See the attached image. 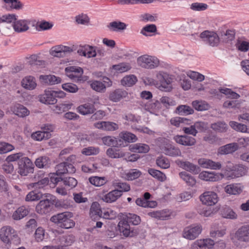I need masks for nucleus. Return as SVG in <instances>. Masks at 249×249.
<instances>
[{
    "label": "nucleus",
    "mask_w": 249,
    "mask_h": 249,
    "mask_svg": "<svg viewBox=\"0 0 249 249\" xmlns=\"http://www.w3.org/2000/svg\"><path fill=\"white\" fill-rule=\"evenodd\" d=\"M42 200H40L39 202L36 206V212L40 214H45L50 212L53 208V205H54L56 207H58L59 205V202L55 198V196L50 194H45Z\"/></svg>",
    "instance_id": "f257e3e1"
},
{
    "label": "nucleus",
    "mask_w": 249,
    "mask_h": 249,
    "mask_svg": "<svg viewBox=\"0 0 249 249\" xmlns=\"http://www.w3.org/2000/svg\"><path fill=\"white\" fill-rule=\"evenodd\" d=\"M72 216V213L65 212L53 216L50 220L53 222L59 224V226L62 228L70 229L75 225V222L71 219Z\"/></svg>",
    "instance_id": "f03ea898"
},
{
    "label": "nucleus",
    "mask_w": 249,
    "mask_h": 249,
    "mask_svg": "<svg viewBox=\"0 0 249 249\" xmlns=\"http://www.w3.org/2000/svg\"><path fill=\"white\" fill-rule=\"evenodd\" d=\"M18 173L22 176H26L28 174L34 172V165L28 157H22L18 161Z\"/></svg>",
    "instance_id": "7ed1b4c3"
},
{
    "label": "nucleus",
    "mask_w": 249,
    "mask_h": 249,
    "mask_svg": "<svg viewBox=\"0 0 249 249\" xmlns=\"http://www.w3.org/2000/svg\"><path fill=\"white\" fill-rule=\"evenodd\" d=\"M137 62L139 66L146 69H153L159 64V61L156 58L148 55L139 57Z\"/></svg>",
    "instance_id": "20e7f679"
},
{
    "label": "nucleus",
    "mask_w": 249,
    "mask_h": 249,
    "mask_svg": "<svg viewBox=\"0 0 249 249\" xmlns=\"http://www.w3.org/2000/svg\"><path fill=\"white\" fill-rule=\"evenodd\" d=\"M0 238L1 240L5 244H9L13 240L18 238V235L15 231L11 227H3L0 231Z\"/></svg>",
    "instance_id": "39448f33"
},
{
    "label": "nucleus",
    "mask_w": 249,
    "mask_h": 249,
    "mask_svg": "<svg viewBox=\"0 0 249 249\" xmlns=\"http://www.w3.org/2000/svg\"><path fill=\"white\" fill-rule=\"evenodd\" d=\"M202 203L207 206H213L218 201V197L217 194L213 191L205 192L199 196Z\"/></svg>",
    "instance_id": "423d86ee"
},
{
    "label": "nucleus",
    "mask_w": 249,
    "mask_h": 249,
    "mask_svg": "<svg viewBox=\"0 0 249 249\" xmlns=\"http://www.w3.org/2000/svg\"><path fill=\"white\" fill-rule=\"evenodd\" d=\"M157 79L160 82V89L164 91H170L172 89L171 79L165 73L160 72L157 74Z\"/></svg>",
    "instance_id": "0eeeda50"
},
{
    "label": "nucleus",
    "mask_w": 249,
    "mask_h": 249,
    "mask_svg": "<svg viewBox=\"0 0 249 249\" xmlns=\"http://www.w3.org/2000/svg\"><path fill=\"white\" fill-rule=\"evenodd\" d=\"M119 230L125 237H133L138 234L137 230L131 228L129 223L125 219H121L118 224Z\"/></svg>",
    "instance_id": "6e6552de"
},
{
    "label": "nucleus",
    "mask_w": 249,
    "mask_h": 249,
    "mask_svg": "<svg viewBox=\"0 0 249 249\" xmlns=\"http://www.w3.org/2000/svg\"><path fill=\"white\" fill-rule=\"evenodd\" d=\"M56 174L57 176H61L66 173H74L75 168L71 163H68L67 162H63L56 166Z\"/></svg>",
    "instance_id": "1a4fd4ad"
},
{
    "label": "nucleus",
    "mask_w": 249,
    "mask_h": 249,
    "mask_svg": "<svg viewBox=\"0 0 249 249\" xmlns=\"http://www.w3.org/2000/svg\"><path fill=\"white\" fill-rule=\"evenodd\" d=\"M56 94L55 91L45 90V93L39 97V101L45 104L54 105L57 102Z\"/></svg>",
    "instance_id": "9d476101"
},
{
    "label": "nucleus",
    "mask_w": 249,
    "mask_h": 249,
    "mask_svg": "<svg viewBox=\"0 0 249 249\" xmlns=\"http://www.w3.org/2000/svg\"><path fill=\"white\" fill-rule=\"evenodd\" d=\"M200 37L205 39V41H207L210 45L214 46L218 45L219 39L217 35L212 32L205 31L200 34Z\"/></svg>",
    "instance_id": "9b49d317"
},
{
    "label": "nucleus",
    "mask_w": 249,
    "mask_h": 249,
    "mask_svg": "<svg viewBox=\"0 0 249 249\" xmlns=\"http://www.w3.org/2000/svg\"><path fill=\"white\" fill-rule=\"evenodd\" d=\"M174 140L178 143L186 146H191L196 143V139L188 135H176L173 138Z\"/></svg>",
    "instance_id": "f8f14e48"
},
{
    "label": "nucleus",
    "mask_w": 249,
    "mask_h": 249,
    "mask_svg": "<svg viewBox=\"0 0 249 249\" xmlns=\"http://www.w3.org/2000/svg\"><path fill=\"white\" fill-rule=\"evenodd\" d=\"M234 238L241 242H249V225L240 227L235 233Z\"/></svg>",
    "instance_id": "ddd939ff"
},
{
    "label": "nucleus",
    "mask_w": 249,
    "mask_h": 249,
    "mask_svg": "<svg viewBox=\"0 0 249 249\" xmlns=\"http://www.w3.org/2000/svg\"><path fill=\"white\" fill-rule=\"evenodd\" d=\"M201 230L202 229L199 225L186 228L184 230L183 236L187 239L193 240L198 236Z\"/></svg>",
    "instance_id": "4468645a"
},
{
    "label": "nucleus",
    "mask_w": 249,
    "mask_h": 249,
    "mask_svg": "<svg viewBox=\"0 0 249 249\" xmlns=\"http://www.w3.org/2000/svg\"><path fill=\"white\" fill-rule=\"evenodd\" d=\"M214 242L210 239L196 241L192 246V249H210L214 245Z\"/></svg>",
    "instance_id": "2eb2a0df"
},
{
    "label": "nucleus",
    "mask_w": 249,
    "mask_h": 249,
    "mask_svg": "<svg viewBox=\"0 0 249 249\" xmlns=\"http://www.w3.org/2000/svg\"><path fill=\"white\" fill-rule=\"evenodd\" d=\"M238 143L232 142L220 147L218 149V153L221 155H227L232 153L238 150Z\"/></svg>",
    "instance_id": "dca6fc26"
},
{
    "label": "nucleus",
    "mask_w": 249,
    "mask_h": 249,
    "mask_svg": "<svg viewBox=\"0 0 249 249\" xmlns=\"http://www.w3.org/2000/svg\"><path fill=\"white\" fill-rule=\"evenodd\" d=\"M95 127L106 131H114L118 129V125L114 123L109 122H99L95 123Z\"/></svg>",
    "instance_id": "f3484780"
},
{
    "label": "nucleus",
    "mask_w": 249,
    "mask_h": 249,
    "mask_svg": "<svg viewBox=\"0 0 249 249\" xmlns=\"http://www.w3.org/2000/svg\"><path fill=\"white\" fill-rule=\"evenodd\" d=\"M178 164L180 167L193 174H197L200 172V169L198 166L194 165L189 161L179 160L178 161Z\"/></svg>",
    "instance_id": "a211bd4d"
},
{
    "label": "nucleus",
    "mask_w": 249,
    "mask_h": 249,
    "mask_svg": "<svg viewBox=\"0 0 249 249\" xmlns=\"http://www.w3.org/2000/svg\"><path fill=\"white\" fill-rule=\"evenodd\" d=\"M39 80L42 83L48 85H55L61 83V79L60 77L54 75H42L39 76Z\"/></svg>",
    "instance_id": "6ab92c4d"
},
{
    "label": "nucleus",
    "mask_w": 249,
    "mask_h": 249,
    "mask_svg": "<svg viewBox=\"0 0 249 249\" xmlns=\"http://www.w3.org/2000/svg\"><path fill=\"white\" fill-rule=\"evenodd\" d=\"M122 195L121 191L115 189L102 197V200L106 202H112L116 201Z\"/></svg>",
    "instance_id": "aec40b11"
},
{
    "label": "nucleus",
    "mask_w": 249,
    "mask_h": 249,
    "mask_svg": "<svg viewBox=\"0 0 249 249\" xmlns=\"http://www.w3.org/2000/svg\"><path fill=\"white\" fill-rule=\"evenodd\" d=\"M199 176L202 179L210 181H216L223 177L222 174H214V172H209L201 173Z\"/></svg>",
    "instance_id": "412c9836"
},
{
    "label": "nucleus",
    "mask_w": 249,
    "mask_h": 249,
    "mask_svg": "<svg viewBox=\"0 0 249 249\" xmlns=\"http://www.w3.org/2000/svg\"><path fill=\"white\" fill-rule=\"evenodd\" d=\"M127 95V92L125 90L121 89H116L110 92L109 99L113 102H117L122 98L126 97Z\"/></svg>",
    "instance_id": "4be33fe9"
},
{
    "label": "nucleus",
    "mask_w": 249,
    "mask_h": 249,
    "mask_svg": "<svg viewBox=\"0 0 249 249\" xmlns=\"http://www.w3.org/2000/svg\"><path fill=\"white\" fill-rule=\"evenodd\" d=\"M198 163L204 168H210L212 169H219L221 167L220 162H215L210 160L200 159Z\"/></svg>",
    "instance_id": "5701e85b"
},
{
    "label": "nucleus",
    "mask_w": 249,
    "mask_h": 249,
    "mask_svg": "<svg viewBox=\"0 0 249 249\" xmlns=\"http://www.w3.org/2000/svg\"><path fill=\"white\" fill-rule=\"evenodd\" d=\"M21 85L26 89L33 90L36 86L35 78L31 76L25 77L21 81Z\"/></svg>",
    "instance_id": "b1692460"
},
{
    "label": "nucleus",
    "mask_w": 249,
    "mask_h": 249,
    "mask_svg": "<svg viewBox=\"0 0 249 249\" xmlns=\"http://www.w3.org/2000/svg\"><path fill=\"white\" fill-rule=\"evenodd\" d=\"M164 154L171 157H176L181 156V153L180 149L175 146L169 144L163 148Z\"/></svg>",
    "instance_id": "393cba45"
},
{
    "label": "nucleus",
    "mask_w": 249,
    "mask_h": 249,
    "mask_svg": "<svg viewBox=\"0 0 249 249\" xmlns=\"http://www.w3.org/2000/svg\"><path fill=\"white\" fill-rule=\"evenodd\" d=\"M35 164L39 168H47L50 167L51 161L47 156H40L36 159Z\"/></svg>",
    "instance_id": "a878e982"
},
{
    "label": "nucleus",
    "mask_w": 249,
    "mask_h": 249,
    "mask_svg": "<svg viewBox=\"0 0 249 249\" xmlns=\"http://www.w3.org/2000/svg\"><path fill=\"white\" fill-rule=\"evenodd\" d=\"M78 109L79 112L84 115L92 114L96 110L94 105L89 103L81 105L78 107Z\"/></svg>",
    "instance_id": "bb28decb"
},
{
    "label": "nucleus",
    "mask_w": 249,
    "mask_h": 249,
    "mask_svg": "<svg viewBox=\"0 0 249 249\" xmlns=\"http://www.w3.org/2000/svg\"><path fill=\"white\" fill-rule=\"evenodd\" d=\"M29 211L25 206L19 207L13 214L12 217L14 220H20L28 214Z\"/></svg>",
    "instance_id": "cd10ccee"
},
{
    "label": "nucleus",
    "mask_w": 249,
    "mask_h": 249,
    "mask_svg": "<svg viewBox=\"0 0 249 249\" xmlns=\"http://www.w3.org/2000/svg\"><path fill=\"white\" fill-rule=\"evenodd\" d=\"M193 107L198 111H205L208 110L210 106L205 101L202 100H196L192 102Z\"/></svg>",
    "instance_id": "c85d7f7f"
},
{
    "label": "nucleus",
    "mask_w": 249,
    "mask_h": 249,
    "mask_svg": "<svg viewBox=\"0 0 249 249\" xmlns=\"http://www.w3.org/2000/svg\"><path fill=\"white\" fill-rule=\"evenodd\" d=\"M13 112L16 115L20 117H24L29 114V111L27 108L20 104H18L15 106Z\"/></svg>",
    "instance_id": "c756f323"
},
{
    "label": "nucleus",
    "mask_w": 249,
    "mask_h": 249,
    "mask_svg": "<svg viewBox=\"0 0 249 249\" xmlns=\"http://www.w3.org/2000/svg\"><path fill=\"white\" fill-rule=\"evenodd\" d=\"M122 219H125L128 223H132L134 225H137L141 222L140 216L135 214L130 213L123 215Z\"/></svg>",
    "instance_id": "7c9ffc66"
},
{
    "label": "nucleus",
    "mask_w": 249,
    "mask_h": 249,
    "mask_svg": "<svg viewBox=\"0 0 249 249\" xmlns=\"http://www.w3.org/2000/svg\"><path fill=\"white\" fill-rule=\"evenodd\" d=\"M130 150L134 152L147 153L149 150V147L145 144L137 143L130 146Z\"/></svg>",
    "instance_id": "2f4dec72"
},
{
    "label": "nucleus",
    "mask_w": 249,
    "mask_h": 249,
    "mask_svg": "<svg viewBox=\"0 0 249 249\" xmlns=\"http://www.w3.org/2000/svg\"><path fill=\"white\" fill-rule=\"evenodd\" d=\"M15 31L17 32H24L29 29L26 20H19L14 22L13 25Z\"/></svg>",
    "instance_id": "473e14b6"
},
{
    "label": "nucleus",
    "mask_w": 249,
    "mask_h": 249,
    "mask_svg": "<svg viewBox=\"0 0 249 249\" xmlns=\"http://www.w3.org/2000/svg\"><path fill=\"white\" fill-rule=\"evenodd\" d=\"M106 154L109 158L114 159L122 158L125 156L124 153L119 149L113 148H109L107 150Z\"/></svg>",
    "instance_id": "72a5a7b5"
},
{
    "label": "nucleus",
    "mask_w": 249,
    "mask_h": 249,
    "mask_svg": "<svg viewBox=\"0 0 249 249\" xmlns=\"http://www.w3.org/2000/svg\"><path fill=\"white\" fill-rule=\"evenodd\" d=\"M45 194H42L40 192L36 191L30 192L27 196L25 200L27 201H36L43 198Z\"/></svg>",
    "instance_id": "f704fd0d"
},
{
    "label": "nucleus",
    "mask_w": 249,
    "mask_h": 249,
    "mask_svg": "<svg viewBox=\"0 0 249 249\" xmlns=\"http://www.w3.org/2000/svg\"><path fill=\"white\" fill-rule=\"evenodd\" d=\"M137 81V77L134 75H129L124 76L121 80V84L124 86L131 87Z\"/></svg>",
    "instance_id": "c9c22d12"
},
{
    "label": "nucleus",
    "mask_w": 249,
    "mask_h": 249,
    "mask_svg": "<svg viewBox=\"0 0 249 249\" xmlns=\"http://www.w3.org/2000/svg\"><path fill=\"white\" fill-rule=\"evenodd\" d=\"M194 112V109L187 105H180L176 110V113L180 115L192 114Z\"/></svg>",
    "instance_id": "e433bc0d"
},
{
    "label": "nucleus",
    "mask_w": 249,
    "mask_h": 249,
    "mask_svg": "<svg viewBox=\"0 0 249 249\" xmlns=\"http://www.w3.org/2000/svg\"><path fill=\"white\" fill-rule=\"evenodd\" d=\"M179 176L188 185L193 186L196 183L195 178L186 172H180Z\"/></svg>",
    "instance_id": "4c0bfd02"
},
{
    "label": "nucleus",
    "mask_w": 249,
    "mask_h": 249,
    "mask_svg": "<svg viewBox=\"0 0 249 249\" xmlns=\"http://www.w3.org/2000/svg\"><path fill=\"white\" fill-rule=\"evenodd\" d=\"M161 103L163 106L166 108H169L170 106H175L176 102L172 99L163 96L160 99V101L157 100L154 103L156 105H158Z\"/></svg>",
    "instance_id": "58836bf2"
},
{
    "label": "nucleus",
    "mask_w": 249,
    "mask_h": 249,
    "mask_svg": "<svg viewBox=\"0 0 249 249\" xmlns=\"http://www.w3.org/2000/svg\"><path fill=\"white\" fill-rule=\"evenodd\" d=\"M211 127L216 132H224L227 131L228 125L224 122H217L212 124Z\"/></svg>",
    "instance_id": "ea45409f"
},
{
    "label": "nucleus",
    "mask_w": 249,
    "mask_h": 249,
    "mask_svg": "<svg viewBox=\"0 0 249 249\" xmlns=\"http://www.w3.org/2000/svg\"><path fill=\"white\" fill-rule=\"evenodd\" d=\"M75 238L72 235H68L62 236L60 239V247H67L71 245L74 241Z\"/></svg>",
    "instance_id": "a19ab883"
},
{
    "label": "nucleus",
    "mask_w": 249,
    "mask_h": 249,
    "mask_svg": "<svg viewBox=\"0 0 249 249\" xmlns=\"http://www.w3.org/2000/svg\"><path fill=\"white\" fill-rule=\"evenodd\" d=\"M225 191L230 195H236L240 194L242 190L234 184L228 185L225 187Z\"/></svg>",
    "instance_id": "79ce46f5"
},
{
    "label": "nucleus",
    "mask_w": 249,
    "mask_h": 249,
    "mask_svg": "<svg viewBox=\"0 0 249 249\" xmlns=\"http://www.w3.org/2000/svg\"><path fill=\"white\" fill-rule=\"evenodd\" d=\"M148 172L150 175L157 178L159 181H163L166 179L165 175L159 170L150 168Z\"/></svg>",
    "instance_id": "37998d69"
},
{
    "label": "nucleus",
    "mask_w": 249,
    "mask_h": 249,
    "mask_svg": "<svg viewBox=\"0 0 249 249\" xmlns=\"http://www.w3.org/2000/svg\"><path fill=\"white\" fill-rule=\"evenodd\" d=\"M157 165L161 168L167 169L169 168L170 161L167 158L163 156L158 157L156 160Z\"/></svg>",
    "instance_id": "c03bdc74"
},
{
    "label": "nucleus",
    "mask_w": 249,
    "mask_h": 249,
    "mask_svg": "<svg viewBox=\"0 0 249 249\" xmlns=\"http://www.w3.org/2000/svg\"><path fill=\"white\" fill-rule=\"evenodd\" d=\"M230 125L234 130L241 132H247L248 128L247 125L244 124L238 123L234 121H231L229 123Z\"/></svg>",
    "instance_id": "a18cd8bd"
},
{
    "label": "nucleus",
    "mask_w": 249,
    "mask_h": 249,
    "mask_svg": "<svg viewBox=\"0 0 249 249\" xmlns=\"http://www.w3.org/2000/svg\"><path fill=\"white\" fill-rule=\"evenodd\" d=\"M121 138L125 142H133L137 141V137L134 134L129 132H124L121 133Z\"/></svg>",
    "instance_id": "49530a36"
},
{
    "label": "nucleus",
    "mask_w": 249,
    "mask_h": 249,
    "mask_svg": "<svg viewBox=\"0 0 249 249\" xmlns=\"http://www.w3.org/2000/svg\"><path fill=\"white\" fill-rule=\"evenodd\" d=\"M89 180L91 184L95 186H101L106 183L104 177H93L89 178Z\"/></svg>",
    "instance_id": "de8ad7c7"
},
{
    "label": "nucleus",
    "mask_w": 249,
    "mask_h": 249,
    "mask_svg": "<svg viewBox=\"0 0 249 249\" xmlns=\"http://www.w3.org/2000/svg\"><path fill=\"white\" fill-rule=\"evenodd\" d=\"M91 88L97 92H104L106 89V86L102 82L94 81L90 84Z\"/></svg>",
    "instance_id": "09e8293b"
},
{
    "label": "nucleus",
    "mask_w": 249,
    "mask_h": 249,
    "mask_svg": "<svg viewBox=\"0 0 249 249\" xmlns=\"http://www.w3.org/2000/svg\"><path fill=\"white\" fill-rule=\"evenodd\" d=\"M222 217L226 218L233 219L236 217L235 213L230 208H223L221 213Z\"/></svg>",
    "instance_id": "8fccbe9b"
},
{
    "label": "nucleus",
    "mask_w": 249,
    "mask_h": 249,
    "mask_svg": "<svg viewBox=\"0 0 249 249\" xmlns=\"http://www.w3.org/2000/svg\"><path fill=\"white\" fill-rule=\"evenodd\" d=\"M112 68L120 72H123L129 70L131 69V66L128 63H121L113 65Z\"/></svg>",
    "instance_id": "3c124183"
},
{
    "label": "nucleus",
    "mask_w": 249,
    "mask_h": 249,
    "mask_svg": "<svg viewBox=\"0 0 249 249\" xmlns=\"http://www.w3.org/2000/svg\"><path fill=\"white\" fill-rule=\"evenodd\" d=\"M49 182V178H45L38 180L37 182L31 183L30 185L35 188L40 189L42 188L45 186L47 185Z\"/></svg>",
    "instance_id": "603ef678"
},
{
    "label": "nucleus",
    "mask_w": 249,
    "mask_h": 249,
    "mask_svg": "<svg viewBox=\"0 0 249 249\" xmlns=\"http://www.w3.org/2000/svg\"><path fill=\"white\" fill-rule=\"evenodd\" d=\"M99 152V148L98 147H95L93 146H89L87 148H85L82 150V153L87 156H90L92 155H97Z\"/></svg>",
    "instance_id": "864d4df0"
},
{
    "label": "nucleus",
    "mask_w": 249,
    "mask_h": 249,
    "mask_svg": "<svg viewBox=\"0 0 249 249\" xmlns=\"http://www.w3.org/2000/svg\"><path fill=\"white\" fill-rule=\"evenodd\" d=\"M62 87L64 90L71 93H75L78 90V88L76 85L70 83L63 84Z\"/></svg>",
    "instance_id": "5fc2aeb1"
},
{
    "label": "nucleus",
    "mask_w": 249,
    "mask_h": 249,
    "mask_svg": "<svg viewBox=\"0 0 249 249\" xmlns=\"http://www.w3.org/2000/svg\"><path fill=\"white\" fill-rule=\"evenodd\" d=\"M113 186L120 189L119 191H121L122 194L123 192H126L130 190V185L126 182H115L113 183Z\"/></svg>",
    "instance_id": "6e6d98bb"
},
{
    "label": "nucleus",
    "mask_w": 249,
    "mask_h": 249,
    "mask_svg": "<svg viewBox=\"0 0 249 249\" xmlns=\"http://www.w3.org/2000/svg\"><path fill=\"white\" fill-rule=\"evenodd\" d=\"M108 27H111L114 30H123L126 28V25L124 23L120 21H113L109 23Z\"/></svg>",
    "instance_id": "4d7b16f0"
},
{
    "label": "nucleus",
    "mask_w": 249,
    "mask_h": 249,
    "mask_svg": "<svg viewBox=\"0 0 249 249\" xmlns=\"http://www.w3.org/2000/svg\"><path fill=\"white\" fill-rule=\"evenodd\" d=\"M72 104H61L55 106V109H54L58 113H61L68 111L71 108Z\"/></svg>",
    "instance_id": "13d9d810"
},
{
    "label": "nucleus",
    "mask_w": 249,
    "mask_h": 249,
    "mask_svg": "<svg viewBox=\"0 0 249 249\" xmlns=\"http://www.w3.org/2000/svg\"><path fill=\"white\" fill-rule=\"evenodd\" d=\"M90 213L92 214L101 216L102 215V211L100 208L99 204L97 202H93L90 207Z\"/></svg>",
    "instance_id": "bf43d9fd"
},
{
    "label": "nucleus",
    "mask_w": 249,
    "mask_h": 249,
    "mask_svg": "<svg viewBox=\"0 0 249 249\" xmlns=\"http://www.w3.org/2000/svg\"><path fill=\"white\" fill-rule=\"evenodd\" d=\"M65 71L67 74L76 72L78 75H82L83 73V70L81 68L76 66L68 67L65 68Z\"/></svg>",
    "instance_id": "052dcab7"
},
{
    "label": "nucleus",
    "mask_w": 249,
    "mask_h": 249,
    "mask_svg": "<svg viewBox=\"0 0 249 249\" xmlns=\"http://www.w3.org/2000/svg\"><path fill=\"white\" fill-rule=\"evenodd\" d=\"M14 149L11 144L6 142L0 143V154H4L11 151Z\"/></svg>",
    "instance_id": "680f3d73"
},
{
    "label": "nucleus",
    "mask_w": 249,
    "mask_h": 249,
    "mask_svg": "<svg viewBox=\"0 0 249 249\" xmlns=\"http://www.w3.org/2000/svg\"><path fill=\"white\" fill-rule=\"evenodd\" d=\"M188 121H190V120L186 118L180 117L173 118L170 120L171 124L176 126H179L180 123L188 124Z\"/></svg>",
    "instance_id": "e2e57ef3"
},
{
    "label": "nucleus",
    "mask_w": 249,
    "mask_h": 249,
    "mask_svg": "<svg viewBox=\"0 0 249 249\" xmlns=\"http://www.w3.org/2000/svg\"><path fill=\"white\" fill-rule=\"evenodd\" d=\"M64 184L71 188L74 187L77 184V180L74 178L71 177L64 178Z\"/></svg>",
    "instance_id": "0e129e2a"
},
{
    "label": "nucleus",
    "mask_w": 249,
    "mask_h": 249,
    "mask_svg": "<svg viewBox=\"0 0 249 249\" xmlns=\"http://www.w3.org/2000/svg\"><path fill=\"white\" fill-rule=\"evenodd\" d=\"M102 141L105 145L108 146H114L116 142V139L110 136L104 137L102 138Z\"/></svg>",
    "instance_id": "69168bd1"
},
{
    "label": "nucleus",
    "mask_w": 249,
    "mask_h": 249,
    "mask_svg": "<svg viewBox=\"0 0 249 249\" xmlns=\"http://www.w3.org/2000/svg\"><path fill=\"white\" fill-rule=\"evenodd\" d=\"M194 126L197 131L201 132L205 131L208 127V124L203 122H197L194 124Z\"/></svg>",
    "instance_id": "338daca9"
},
{
    "label": "nucleus",
    "mask_w": 249,
    "mask_h": 249,
    "mask_svg": "<svg viewBox=\"0 0 249 249\" xmlns=\"http://www.w3.org/2000/svg\"><path fill=\"white\" fill-rule=\"evenodd\" d=\"M236 45L238 50L242 52H247L249 49V42H248L243 41L240 42L238 40Z\"/></svg>",
    "instance_id": "774afa93"
}]
</instances>
